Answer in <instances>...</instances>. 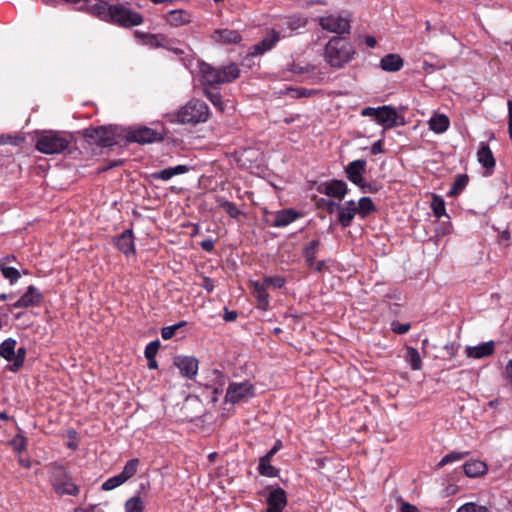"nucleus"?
Wrapping results in <instances>:
<instances>
[{
	"label": "nucleus",
	"mask_w": 512,
	"mask_h": 512,
	"mask_svg": "<svg viewBox=\"0 0 512 512\" xmlns=\"http://www.w3.org/2000/svg\"><path fill=\"white\" fill-rule=\"evenodd\" d=\"M43 299L42 293L34 285H30L27 287L26 292L12 306L13 308L40 306Z\"/></svg>",
	"instance_id": "obj_14"
},
{
	"label": "nucleus",
	"mask_w": 512,
	"mask_h": 512,
	"mask_svg": "<svg viewBox=\"0 0 512 512\" xmlns=\"http://www.w3.org/2000/svg\"><path fill=\"white\" fill-rule=\"evenodd\" d=\"M469 455V452H458V451H452L445 455L437 464V468L440 469L444 467L447 464L458 462L463 460L466 456Z\"/></svg>",
	"instance_id": "obj_38"
},
{
	"label": "nucleus",
	"mask_w": 512,
	"mask_h": 512,
	"mask_svg": "<svg viewBox=\"0 0 512 512\" xmlns=\"http://www.w3.org/2000/svg\"><path fill=\"white\" fill-rule=\"evenodd\" d=\"M0 271L3 277L7 279L11 285L15 284L21 277L18 269L5 265L3 261H0Z\"/></svg>",
	"instance_id": "obj_36"
},
{
	"label": "nucleus",
	"mask_w": 512,
	"mask_h": 512,
	"mask_svg": "<svg viewBox=\"0 0 512 512\" xmlns=\"http://www.w3.org/2000/svg\"><path fill=\"white\" fill-rule=\"evenodd\" d=\"M114 245L125 255L135 253L134 236L131 229L125 230L120 235L114 237Z\"/></svg>",
	"instance_id": "obj_18"
},
{
	"label": "nucleus",
	"mask_w": 512,
	"mask_h": 512,
	"mask_svg": "<svg viewBox=\"0 0 512 512\" xmlns=\"http://www.w3.org/2000/svg\"><path fill=\"white\" fill-rule=\"evenodd\" d=\"M200 247L206 252H213L215 247V241L213 239H205L200 242Z\"/></svg>",
	"instance_id": "obj_58"
},
{
	"label": "nucleus",
	"mask_w": 512,
	"mask_h": 512,
	"mask_svg": "<svg viewBox=\"0 0 512 512\" xmlns=\"http://www.w3.org/2000/svg\"><path fill=\"white\" fill-rule=\"evenodd\" d=\"M200 73L203 87L212 88H218L221 84L231 83L240 77V69L235 63L214 67L203 62L200 64Z\"/></svg>",
	"instance_id": "obj_4"
},
{
	"label": "nucleus",
	"mask_w": 512,
	"mask_h": 512,
	"mask_svg": "<svg viewBox=\"0 0 512 512\" xmlns=\"http://www.w3.org/2000/svg\"><path fill=\"white\" fill-rule=\"evenodd\" d=\"M398 114L391 106L378 107L376 122L386 128H393L397 125Z\"/></svg>",
	"instance_id": "obj_22"
},
{
	"label": "nucleus",
	"mask_w": 512,
	"mask_h": 512,
	"mask_svg": "<svg viewBox=\"0 0 512 512\" xmlns=\"http://www.w3.org/2000/svg\"><path fill=\"white\" fill-rule=\"evenodd\" d=\"M462 468L465 475L470 478L479 477L487 471V465L480 460L468 461L462 466Z\"/></svg>",
	"instance_id": "obj_25"
},
{
	"label": "nucleus",
	"mask_w": 512,
	"mask_h": 512,
	"mask_svg": "<svg viewBox=\"0 0 512 512\" xmlns=\"http://www.w3.org/2000/svg\"><path fill=\"white\" fill-rule=\"evenodd\" d=\"M477 157L478 161L486 169H493L495 167V159L493 153L486 143L481 142L480 148L477 152Z\"/></svg>",
	"instance_id": "obj_27"
},
{
	"label": "nucleus",
	"mask_w": 512,
	"mask_h": 512,
	"mask_svg": "<svg viewBox=\"0 0 512 512\" xmlns=\"http://www.w3.org/2000/svg\"><path fill=\"white\" fill-rule=\"evenodd\" d=\"M266 512H283L287 506L288 499L286 491L279 485H269L265 488Z\"/></svg>",
	"instance_id": "obj_10"
},
{
	"label": "nucleus",
	"mask_w": 512,
	"mask_h": 512,
	"mask_svg": "<svg viewBox=\"0 0 512 512\" xmlns=\"http://www.w3.org/2000/svg\"><path fill=\"white\" fill-rule=\"evenodd\" d=\"M456 512H491L489 508L474 502L461 505Z\"/></svg>",
	"instance_id": "obj_45"
},
{
	"label": "nucleus",
	"mask_w": 512,
	"mask_h": 512,
	"mask_svg": "<svg viewBox=\"0 0 512 512\" xmlns=\"http://www.w3.org/2000/svg\"><path fill=\"white\" fill-rule=\"evenodd\" d=\"M321 192L329 197L342 200L348 192V186L343 180H332L325 185L324 190Z\"/></svg>",
	"instance_id": "obj_23"
},
{
	"label": "nucleus",
	"mask_w": 512,
	"mask_h": 512,
	"mask_svg": "<svg viewBox=\"0 0 512 512\" xmlns=\"http://www.w3.org/2000/svg\"><path fill=\"white\" fill-rule=\"evenodd\" d=\"M300 216V213L295 209H282L275 213H270V215L266 217L265 222L271 227H286Z\"/></svg>",
	"instance_id": "obj_12"
},
{
	"label": "nucleus",
	"mask_w": 512,
	"mask_h": 512,
	"mask_svg": "<svg viewBox=\"0 0 512 512\" xmlns=\"http://www.w3.org/2000/svg\"><path fill=\"white\" fill-rule=\"evenodd\" d=\"M152 177L157 180L167 181V180H170L174 176H173L171 167H168L166 169L154 172L152 174Z\"/></svg>",
	"instance_id": "obj_50"
},
{
	"label": "nucleus",
	"mask_w": 512,
	"mask_h": 512,
	"mask_svg": "<svg viewBox=\"0 0 512 512\" xmlns=\"http://www.w3.org/2000/svg\"><path fill=\"white\" fill-rule=\"evenodd\" d=\"M404 61L398 54H387L380 60V67L384 71L397 72L402 69Z\"/></svg>",
	"instance_id": "obj_24"
},
{
	"label": "nucleus",
	"mask_w": 512,
	"mask_h": 512,
	"mask_svg": "<svg viewBox=\"0 0 512 512\" xmlns=\"http://www.w3.org/2000/svg\"><path fill=\"white\" fill-rule=\"evenodd\" d=\"M431 208H432L434 215L437 218H440L444 215L449 217L446 214L445 202L440 196H438V195L433 196L432 202H431Z\"/></svg>",
	"instance_id": "obj_42"
},
{
	"label": "nucleus",
	"mask_w": 512,
	"mask_h": 512,
	"mask_svg": "<svg viewBox=\"0 0 512 512\" xmlns=\"http://www.w3.org/2000/svg\"><path fill=\"white\" fill-rule=\"evenodd\" d=\"M238 317V313L236 311H230L227 308H225V312L223 315V319L226 322H232L235 321Z\"/></svg>",
	"instance_id": "obj_60"
},
{
	"label": "nucleus",
	"mask_w": 512,
	"mask_h": 512,
	"mask_svg": "<svg viewBox=\"0 0 512 512\" xmlns=\"http://www.w3.org/2000/svg\"><path fill=\"white\" fill-rule=\"evenodd\" d=\"M198 360L194 356H176L174 365L179 369L181 375L188 379H194L198 372Z\"/></svg>",
	"instance_id": "obj_13"
},
{
	"label": "nucleus",
	"mask_w": 512,
	"mask_h": 512,
	"mask_svg": "<svg viewBox=\"0 0 512 512\" xmlns=\"http://www.w3.org/2000/svg\"><path fill=\"white\" fill-rule=\"evenodd\" d=\"M400 512H419V510L415 505H412L408 502H403L400 508Z\"/></svg>",
	"instance_id": "obj_63"
},
{
	"label": "nucleus",
	"mask_w": 512,
	"mask_h": 512,
	"mask_svg": "<svg viewBox=\"0 0 512 512\" xmlns=\"http://www.w3.org/2000/svg\"><path fill=\"white\" fill-rule=\"evenodd\" d=\"M209 107L198 99H192L182 106L176 113L169 115L171 123L198 124L208 120Z\"/></svg>",
	"instance_id": "obj_5"
},
{
	"label": "nucleus",
	"mask_w": 512,
	"mask_h": 512,
	"mask_svg": "<svg viewBox=\"0 0 512 512\" xmlns=\"http://www.w3.org/2000/svg\"><path fill=\"white\" fill-rule=\"evenodd\" d=\"M338 221L342 227H349L355 217L356 203L353 200L346 201L343 205L339 203L338 207Z\"/></svg>",
	"instance_id": "obj_19"
},
{
	"label": "nucleus",
	"mask_w": 512,
	"mask_h": 512,
	"mask_svg": "<svg viewBox=\"0 0 512 512\" xmlns=\"http://www.w3.org/2000/svg\"><path fill=\"white\" fill-rule=\"evenodd\" d=\"M211 39L218 44L228 45L240 43L242 36L237 30L223 28L214 30L211 34Z\"/></svg>",
	"instance_id": "obj_17"
},
{
	"label": "nucleus",
	"mask_w": 512,
	"mask_h": 512,
	"mask_svg": "<svg viewBox=\"0 0 512 512\" xmlns=\"http://www.w3.org/2000/svg\"><path fill=\"white\" fill-rule=\"evenodd\" d=\"M254 396L255 387L251 382H231L226 390L225 402L235 405L248 402Z\"/></svg>",
	"instance_id": "obj_9"
},
{
	"label": "nucleus",
	"mask_w": 512,
	"mask_h": 512,
	"mask_svg": "<svg viewBox=\"0 0 512 512\" xmlns=\"http://www.w3.org/2000/svg\"><path fill=\"white\" fill-rule=\"evenodd\" d=\"M378 108L366 107L361 111L362 116L374 117L376 119Z\"/></svg>",
	"instance_id": "obj_62"
},
{
	"label": "nucleus",
	"mask_w": 512,
	"mask_h": 512,
	"mask_svg": "<svg viewBox=\"0 0 512 512\" xmlns=\"http://www.w3.org/2000/svg\"><path fill=\"white\" fill-rule=\"evenodd\" d=\"M339 203H336L330 199L319 198L316 201V206L319 209H324L328 213L332 214L335 210H337Z\"/></svg>",
	"instance_id": "obj_47"
},
{
	"label": "nucleus",
	"mask_w": 512,
	"mask_h": 512,
	"mask_svg": "<svg viewBox=\"0 0 512 512\" xmlns=\"http://www.w3.org/2000/svg\"><path fill=\"white\" fill-rule=\"evenodd\" d=\"M145 43L154 48H162L168 44V37L163 34H144Z\"/></svg>",
	"instance_id": "obj_37"
},
{
	"label": "nucleus",
	"mask_w": 512,
	"mask_h": 512,
	"mask_svg": "<svg viewBox=\"0 0 512 512\" xmlns=\"http://www.w3.org/2000/svg\"><path fill=\"white\" fill-rule=\"evenodd\" d=\"M320 246V240L313 239L307 243L302 251L307 267L313 268L315 265L316 255Z\"/></svg>",
	"instance_id": "obj_26"
},
{
	"label": "nucleus",
	"mask_w": 512,
	"mask_h": 512,
	"mask_svg": "<svg viewBox=\"0 0 512 512\" xmlns=\"http://www.w3.org/2000/svg\"><path fill=\"white\" fill-rule=\"evenodd\" d=\"M357 186L363 193H376L378 191V188L375 184L368 183L365 180H363L362 183H360V185Z\"/></svg>",
	"instance_id": "obj_54"
},
{
	"label": "nucleus",
	"mask_w": 512,
	"mask_h": 512,
	"mask_svg": "<svg viewBox=\"0 0 512 512\" xmlns=\"http://www.w3.org/2000/svg\"><path fill=\"white\" fill-rule=\"evenodd\" d=\"M272 460L265 458L264 456L260 458L258 465V472L260 475L265 477H277L279 475V469L271 465Z\"/></svg>",
	"instance_id": "obj_32"
},
{
	"label": "nucleus",
	"mask_w": 512,
	"mask_h": 512,
	"mask_svg": "<svg viewBox=\"0 0 512 512\" xmlns=\"http://www.w3.org/2000/svg\"><path fill=\"white\" fill-rule=\"evenodd\" d=\"M367 162L364 159H357L350 162L345 167V174L347 179L354 185H360L364 180L363 175L366 173Z\"/></svg>",
	"instance_id": "obj_15"
},
{
	"label": "nucleus",
	"mask_w": 512,
	"mask_h": 512,
	"mask_svg": "<svg viewBox=\"0 0 512 512\" xmlns=\"http://www.w3.org/2000/svg\"><path fill=\"white\" fill-rule=\"evenodd\" d=\"M173 176L184 174L189 171V167L186 165H177L175 167H171Z\"/></svg>",
	"instance_id": "obj_64"
},
{
	"label": "nucleus",
	"mask_w": 512,
	"mask_h": 512,
	"mask_svg": "<svg viewBox=\"0 0 512 512\" xmlns=\"http://www.w3.org/2000/svg\"><path fill=\"white\" fill-rule=\"evenodd\" d=\"M139 463H140V461L138 458H133V459L127 461L122 472L119 474L122 476V478L125 481H128L130 478H132L137 473Z\"/></svg>",
	"instance_id": "obj_39"
},
{
	"label": "nucleus",
	"mask_w": 512,
	"mask_h": 512,
	"mask_svg": "<svg viewBox=\"0 0 512 512\" xmlns=\"http://www.w3.org/2000/svg\"><path fill=\"white\" fill-rule=\"evenodd\" d=\"M17 342L13 338H7L0 344V356L13 363Z\"/></svg>",
	"instance_id": "obj_30"
},
{
	"label": "nucleus",
	"mask_w": 512,
	"mask_h": 512,
	"mask_svg": "<svg viewBox=\"0 0 512 512\" xmlns=\"http://www.w3.org/2000/svg\"><path fill=\"white\" fill-rule=\"evenodd\" d=\"M87 11L98 19L124 28L141 25L143 16L123 3H109L106 0H93Z\"/></svg>",
	"instance_id": "obj_1"
},
{
	"label": "nucleus",
	"mask_w": 512,
	"mask_h": 512,
	"mask_svg": "<svg viewBox=\"0 0 512 512\" xmlns=\"http://www.w3.org/2000/svg\"><path fill=\"white\" fill-rule=\"evenodd\" d=\"M306 24H307V20L305 18H301V17L291 18V19H289V21L287 23L288 28L291 30H297L301 27H304Z\"/></svg>",
	"instance_id": "obj_51"
},
{
	"label": "nucleus",
	"mask_w": 512,
	"mask_h": 512,
	"mask_svg": "<svg viewBox=\"0 0 512 512\" xmlns=\"http://www.w3.org/2000/svg\"><path fill=\"white\" fill-rule=\"evenodd\" d=\"M406 361L409 363L412 370H420L422 367V360L418 350L414 347H407Z\"/></svg>",
	"instance_id": "obj_34"
},
{
	"label": "nucleus",
	"mask_w": 512,
	"mask_h": 512,
	"mask_svg": "<svg viewBox=\"0 0 512 512\" xmlns=\"http://www.w3.org/2000/svg\"><path fill=\"white\" fill-rule=\"evenodd\" d=\"M282 448V441L277 440L273 447L264 455L265 458L272 460L274 455Z\"/></svg>",
	"instance_id": "obj_57"
},
{
	"label": "nucleus",
	"mask_w": 512,
	"mask_h": 512,
	"mask_svg": "<svg viewBox=\"0 0 512 512\" xmlns=\"http://www.w3.org/2000/svg\"><path fill=\"white\" fill-rule=\"evenodd\" d=\"M26 348L25 347H19L17 350H15V358L13 360L12 365L10 366V371L17 372L20 370V368L23 367L25 358H26Z\"/></svg>",
	"instance_id": "obj_41"
},
{
	"label": "nucleus",
	"mask_w": 512,
	"mask_h": 512,
	"mask_svg": "<svg viewBox=\"0 0 512 512\" xmlns=\"http://www.w3.org/2000/svg\"><path fill=\"white\" fill-rule=\"evenodd\" d=\"M383 139H380L378 141H376L372 147H371V154L372 155H377V154H380V153H383L384 150H383Z\"/></svg>",
	"instance_id": "obj_59"
},
{
	"label": "nucleus",
	"mask_w": 512,
	"mask_h": 512,
	"mask_svg": "<svg viewBox=\"0 0 512 512\" xmlns=\"http://www.w3.org/2000/svg\"><path fill=\"white\" fill-rule=\"evenodd\" d=\"M74 140L69 132L44 130L37 133L35 148L43 154H61L69 150Z\"/></svg>",
	"instance_id": "obj_2"
},
{
	"label": "nucleus",
	"mask_w": 512,
	"mask_h": 512,
	"mask_svg": "<svg viewBox=\"0 0 512 512\" xmlns=\"http://www.w3.org/2000/svg\"><path fill=\"white\" fill-rule=\"evenodd\" d=\"M460 344L459 343H456L454 341L452 342H448L445 346H444V349L445 351L447 352V354L449 355L450 358H454L457 353H458V350L460 349Z\"/></svg>",
	"instance_id": "obj_52"
},
{
	"label": "nucleus",
	"mask_w": 512,
	"mask_h": 512,
	"mask_svg": "<svg viewBox=\"0 0 512 512\" xmlns=\"http://www.w3.org/2000/svg\"><path fill=\"white\" fill-rule=\"evenodd\" d=\"M165 138V129H153L146 126L130 129L125 134V139L129 143H138L140 145L162 142Z\"/></svg>",
	"instance_id": "obj_8"
},
{
	"label": "nucleus",
	"mask_w": 512,
	"mask_h": 512,
	"mask_svg": "<svg viewBox=\"0 0 512 512\" xmlns=\"http://www.w3.org/2000/svg\"><path fill=\"white\" fill-rule=\"evenodd\" d=\"M262 282L268 288L270 286H272L275 289H281V288H283L285 286L286 279L283 276H265V277H263Z\"/></svg>",
	"instance_id": "obj_44"
},
{
	"label": "nucleus",
	"mask_w": 512,
	"mask_h": 512,
	"mask_svg": "<svg viewBox=\"0 0 512 512\" xmlns=\"http://www.w3.org/2000/svg\"><path fill=\"white\" fill-rule=\"evenodd\" d=\"M74 512H104V510L95 505H90L88 507H77Z\"/></svg>",
	"instance_id": "obj_61"
},
{
	"label": "nucleus",
	"mask_w": 512,
	"mask_h": 512,
	"mask_svg": "<svg viewBox=\"0 0 512 512\" xmlns=\"http://www.w3.org/2000/svg\"><path fill=\"white\" fill-rule=\"evenodd\" d=\"M495 351V343L488 341L481 343L478 346H467L465 348V354L468 358L482 359L491 356Z\"/></svg>",
	"instance_id": "obj_21"
},
{
	"label": "nucleus",
	"mask_w": 512,
	"mask_h": 512,
	"mask_svg": "<svg viewBox=\"0 0 512 512\" xmlns=\"http://www.w3.org/2000/svg\"><path fill=\"white\" fill-rule=\"evenodd\" d=\"M116 128L112 126L89 127L84 129L83 137L91 144L100 147H112L117 145Z\"/></svg>",
	"instance_id": "obj_7"
},
{
	"label": "nucleus",
	"mask_w": 512,
	"mask_h": 512,
	"mask_svg": "<svg viewBox=\"0 0 512 512\" xmlns=\"http://www.w3.org/2000/svg\"><path fill=\"white\" fill-rule=\"evenodd\" d=\"M144 503L139 496H133L125 502V512H144Z\"/></svg>",
	"instance_id": "obj_43"
},
{
	"label": "nucleus",
	"mask_w": 512,
	"mask_h": 512,
	"mask_svg": "<svg viewBox=\"0 0 512 512\" xmlns=\"http://www.w3.org/2000/svg\"><path fill=\"white\" fill-rule=\"evenodd\" d=\"M216 203L219 207H221L231 218H238L241 215V211L237 208V206L222 197L216 198Z\"/></svg>",
	"instance_id": "obj_35"
},
{
	"label": "nucleus",
	"mask_w": 512,
	"mask_h": 512,
	"mask_svg": "<svg viewBox=\"0 0 512 512\" xmlns=\"http://www.w3.org/2000/svg\"><path fill=\"white\" fill-rule=\"evenodd\" d=\"M376 206L370 197H362L356 205V212L361 218H366L376 212Z\"/></svg>",
	"instance_id": "obj_29"
},
{
	"label": "nucleus",
	"mask_w": 512,
	"mask_h": 512,
	"mask_svg": "<svg viewBox=\"0 0 512 512\" xmlns=\"http://www.w3.org/2000/svg\"><path fill=\"white\" fill-rule=\"evenodd\" d=\"M167 21L173 26L188 24L190 22L189 15L183 10H173L167 15Z\"/></svg>",
	"instance_id": "obj_33"
},
{
	"label": "nucleus",
	"mask_w": 512,
	"mask_h": 512,
	"mask_svg": "<svg viewBox=\"0 0 512 512\" xmlns=\"http://www.w3.org/2000/svg\"><path fill=\"white\" fill-rule=\"evenodd\" d=\"M126 481L122 478L120 474H117L113 477L108 478L103 484H102V490L104 491H110L113 490Z\"/></svg>",
	"instance_id": "obj_46"
},
{
	"label": "nucleus",
	"mask_w": 512,
	"mask_h": 512,
	"mask_svg": "<svg viewBox=\"0 0 512 512\" xmlns=\"http://www.w3.org/2000/svg\"><path fill=\"white\" fill-rule=\"evenodd\" d=\"M356 50L352 43L340 36L332 37L324 48V60L334 69H342L355 56Z\"/></svg>",
	"instance_id": "obj_3"
},
{
	"label": "nucleus",
	"mask_w": 512,
	"mask_h": 512,
	"mask_svg": "<svg viewBox=\"0 0 512 512\" xmlns=\"http://www.w3.org/2000/svg\"><path fill=\"white\" fill-rule=\"evenodd\" d=\"M177 329L174 325L166 326L161 329V336L164 340H169L176 334Z\"/></svg>",
	"instance_id": "obj_55"
},
{
	"label": "nucleus",
	"mask_w": 512,
	"mask_h": 512,
	"mask_svg": "<svg viewBox=\"0 0 512 512\" xmlns=\"http://www.w3.org/2000/svg\"><path fill=\"white\" fill-rule=\"evenodd\" d=\"M318 23L323 30L339 35L350 33V19L340 15H329L318 18Z\"/></svg>",
	"instance_id": "obj_11"
},
{
	"label": "nucleus",
	"mask_w": 512,
	"mask_h": 512,
	"mask_svg": "<svg viewBox=\"0 0 512 512\" xmlns=\"http://www.w3.org/2000/svg\"><path fill=\"white\" fill-rule=\"evenodd\" d=\"M160 345L161 344H160L159 340H155V341L150 342L146 346L145 351H144L146 359L155 358L156 354L158 353V350L160 348Z\"/></svg>",
	"instance_id": "obj_48"
},
{
	"label": "nucleus",
	"mask_w": 512,
	"mask_h": 512,
	"mask_svg": "<svg viewBox=\"0 0 512 512\" xmlns=\"http://www.w3.org/2000/svg\"><path fill=\"white\" fill-rule=\"evenodd\" d=\"M429 128L435 133H443L445 132L450 125L449 118L444 114H435L428 121Z\"/></svg>",
	"instance_id": "obj_28"
},
{
	"label": "nucleus",
	"mask_w": 512,
	"mask_h": 512,
	"mask_svg": "<svg viewBox=\"0 0 512 512\" xmlns=\"http://www.w3.org/2000/svg\"><path fill=\"white\" fill-rule=\"evenodd\" d=\"M411 328L410 323H400L398 321H393L391 323V330L399 335L406 334Z\"/></svg>",
	"instance_id": "obj_49"
},
{
	"label": "nucleus",
	"mask_w": 512,
	"mask_h": 512,
	"mask_svg": "<svg viewBox=\"0 0 512 512\" xmlns=\"http://www.w3.org/2000/svg\"><path fill=\"white\" fill-rule=\"evenodd\" d=\"M175 44V40L168 38V44L166 46H163L162 48L172 51L174 54L178 56L183 55L185 53L184 50L179 47H176Z\"/></svg>",
	"instance_id": "obj_56"
},
{
	"label": "nucleus",
	"mask_w": 512,
	"mask_h": 512,
	"mask_svg": "<svg viewBox=\"0 0 512 512\" xmlns=\"http://www.w3.org/2000/svg\"><path fill=\"white\" fill-rule=\"evenodd\" d=\"M49 467L50 483L58 495L77 496L79 494V487L62 465L51 463Z\"/></svg>",
	"instance_id": "obj_6"
},
{
	"label": "nucleus",
	"mask_w": 512,
	"mask_h": 512,
	"mask_svg": "<svg viewBox=\"0 0 512 512\" xmlns=\"http://www.w3.org/2000/svg\"><path fill=\"white\" fill-rule=\"evenodd\" d=\"M206 97L213 103L214 106L223 110V101L218 88L203 87Z\"/></svg>",
	"instance_id": "obj_40"
},
{
	"label": "nucleus",
	"mask_w": 512,
	"mask_h": 512,
	"mask_svg": "<svg viewBox=\"0 0 512 512\" xmlns=\"http://www.w3.org/2000/svg\"><path fill=\"white\" fill-rule=\"evenodd\" d=\"M469 182V177L466 174H458L456 175L452 187L447 193V196L449 197H457L459 196L462 191L466 188Z\"/></svg>",
	"instance_id": "obj_31"
},
{
	"label": "nucleus",
	"mask_w": 512,
	"mask_h": 512,
	"mask_svg": "<svg viewBox=\"0 0 512 512\" xmlns=\"http://www.w3.org/2000/svg\"><path fill=\"white\" fill-rule=\"evenodd\" d=\"M251 288L257 300V307L264 311L268 310L270 305V297L267 292L268 287L262 281H252Z\"/></svg>",
	"instance_id": "obj_20"
},
{
	"label": "nucleus",
	"mask_w": 512,
	"mask_h": 512,
	"mask_svg": "<svg viewBox=\"0 0 512 512\" xmlns=\"http://www.w3.org/2000/svg\"><path fill=\"white\" fill-rule=\"evenodd\" d=\"M280 38V33L278 31L271 30L265 38L251 47L250 54L252 56L263 55L264 53L272 50L279 42Z\"/></svg>",
	"instance_id": "obj_16"
},
{
	"label": "nucleus",
	"mask_w": 512,
	"mask_h": 512,
	"mask_svg": "<svg viewBox=\"0 0 512 512\" xmlns=\"http://www.w3.org/2000/svg\"><path fill=\"white\" fill-rule=\"evenodd\" d=\"M200 286L205 289L208 293H212L215 288V281L207 276L202 277V283Z\"/></svg>",
	"instance_id": "obj_53"
}]
</instances>
